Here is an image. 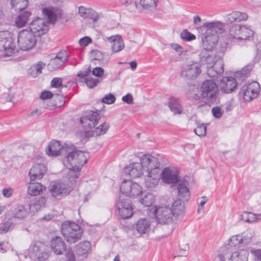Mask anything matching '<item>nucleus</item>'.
Instances as JSON below:
<instances>
[{"label":"nucleus","mask_w":261,"mask_h":261,"mask_svg":"<svg viewBox=\"0 0 261 261\" xmlns=\"http://www.w3.org/2000/svg\"><path fill=\"white\" fill-rule=\"evenodd\" d=\"M45 249L46 247L44 244L40 242H36L30 247L29 255L34 259H37L39 261H43L47 259L49 256Z\"/></svg>","instance_id":"nucleus-19"},{"label":"nucleus","mask_w":261,"mask_h":261,"mask_svg":"<svg viewBox=\"0 0 261 261\" xmlns=\"http://www.w3.org/2000/svg\"><path fill=\"white\" fill-rule=\"evenodd\" d=\"M260 91V85L255 81L248 82L243 86L241 92L243 94V99L246 101H250L255 98Z\"/></svg>","instance_id":"nucleus-18"},{"label":"nucleus","mask_w":261,"mask_h":261,"mask_svg":"<svg viewBox=\"0 0 261 261\" xmlns=\"http://www.w3.org/2000/svg\"><path fill=\"white\" fill-rule=\"evenodd\" d=\"M79 13L81 17L90 18L94 21H97L98 19V14L94 10L84 6L79 7Z\"/></svg>","instance_id":"nucleus-32"},{"label":"nucleus","mask_w":261,"mask_h":261,"mask_svg":"<svg viewBox=\"0 0 261 261\" xmlns=\"http://www.w3.org/2000/svg\"><path fill=\"white\" fill-rule=\"evenodd\" d=\"M248 252L245 250L233 251L225 248L220 250L218 257L220 261H248Z\"/></svg>","instance_id":"nucleus-8"},{"label":"nucleus","mask_w":261,"mask_h":261,"mask_svg":"<svg viewBox=\"0 0 261 261\" xmlns=\"http://www.w3.org/2000/svg\"><path fill=\"white\" fill-rule=\"evenodd\" d=\"M100 118V116L98 112L90 111L83 114L80 121L84 128H92L98 124Z\"/></svg>","instance_id":"nucleus-21"},{"label":"nucleus","mask_w":261,"mask_h":261,"mask_svg":"<svg viewBox=\"0 0 261 261\" xmlns=\"http://www.w3.org/2000/svg\"><path fill=\"white\" fill-rule=\"evenodd\" d=\"M69 182H52L50 184V192L51 195L54 197H63L68 194L71 190L73 185L75 184V179L73 178L69 179Z\"/></svg>","instance_id":"nucleus-13"},{"label":"nucleus","mask_w":261,"mask_h":261,"mask_svg":"<svg viewBox=\"0 0 261 261\" xmlns=\"http://www.w3.org/2000/svg\"><path fill=\"white\" fill-rule=\"evenodd\" d=\"M51 250L57 255L62 254L66 250V244L60 237H56L51 239L49 243Z\"/></svg>","instance_id":"nucleus-26"},{"label":"nucleus","mask_w":261,"mask_h":261,"mask_svg":"<svg viewBox=\"0 0 261 261\" xmlns=\"http://www.w3.org/2000/svg\"><path fill=\"white\" fill-rule=\"evenodd\" d=\"M163 181L167 184L177 183L178 196L188 200L190 197L189 182L184 178L179 177L177 170L174 167L165 168L160 174Z\"/></svg>","instance_id":"nucleus-3"},{"label":"nucleus","mask_w":261,"mask_h":261,"mask_svg":"<svg viewBox=\"0 0 261 261\" xmlns=\"http://www.w3.org/2000/svg\"><path fill=\"white\" fill-rule=\"evenodd\" d=\"M189 246L188 244H184L179 249L178 255L180 256H186L188 254Z\"/></svg>","instance_id":"nucleus-58"},{"label":"nucleus","mask_w":261,"mask_h":261,"mask_svg":"<svg viewBox=\"0 0 261 261\" xmlns=\"http://www.w3.org/2000/svg\"><path fill=\"white\" fill-rule=\"evenodd\" d=\"M91 244L89 241H85L81 242L76 246V252L78 255L86 256L91 251Z\"/></svg>","instance_id":"nucleus-34"},{"label":"nucleus","mask_w":261,"mask_h":261,"mask_svg":"<svg viewBox=\"0 0 261 261\" xmlns=\"http://www.w3.org/2000/svg\"><path fill=\"white\" fill-rule=\"evenodd\" d=\"M212 112L213 116L216 118H220L223 114V111L219 107L213 108Z\"/></svg>","instance_id":"nucleus-56"},{"label":"nucleus","mask_w":261,"mask_h":261,"mask_svg":"<svg viewBox=\"0 0 261 261\" xmlns=\"http://www.w3.org/2000/svg\"><path fill=\"white\" fill-rule=\"evenodd\" d=\"M242 245H247L252 242L255 237V232L253 230L248 229L240 234Z\"/></svg>","instance_id":"nucleus-39"},{"label":"nucleus","mask_w":261,"mask_h":261,"mask_svg":"<svg viewBox=\"0 0 261 261\" xmlns=\"http://www.w3.org/2000/svg\"><path fill=\"white\" fill-rule=\"evenodd\" d=\"M218 93V87L213 80H205L201 84L200 94L206 103L210 104L216 102Z\"/></svg>","instance_id":"nucleus-7"},{"label":"nucleus","mask_w":261,"mask_h":261,"mask_svg":"<svg viewBox=\"0 0 261 261\" xmlns=\"http://www.w3.org/2000/svg\"><path fill=\"white\" fill-rule=\"evenodd\" d=\"M99 82V81L98 79L93 78L85 79V83L90 88H92L96 86Z\"/></svg>","instance_id":"nucleus-54"},{"label":"nucleus","mask_w":261,"mask_h":261,"mask_svg":"<svg viewBox=\"0 0 261 261\" xmlns=\"http://www.w3.org/2000/svg\"><path fill=\"white\" fill-rule=\"evenodd\" d=\"M58 102H56L54 106L56 107H60L65 103V100L63 96L61 95H57Z\"/></svg>","instance_id":"nucleus-64"},{"label":"nucleus","mask_w":261,"mask_h":261,"mask_svg":"<svg viewBox=\"0 0 261 261\" xmlns=\"http://www.w3.org/2000/svg\"><path fill=\"white\" fill-rule=\"evenodd\" d=\"M46 167L43 164H34L30 170L29 175L31 181L41 179L46 172Z\"/></svg>","instance_id":"nucleus-24"},{"label":"nucleus","mask_w":261,"mask_h":261,"mask_svg":"<svg viewBox=\"0 0 261 261\" xmlns=\"http://www.w3.org/2000/svg\"><path fill=\"white\" fill-rule=\"evenodd\" d=\"M11 213L14 218L23 219L29 215L28 207L22 204H17L11 210Z\"/></svg>","instance_id":"nucleus-28"},{"label":"nucleus","mask_w":261,"mask_h":261,"mask_svg":"<svg viewBox=\"0 0 261 261\" xmlns=\"http://www.w3.org/2000/svg\"><path fill=\"white\" fill-rule=\"evenodd\" d=\"M180 37L186 41H190L196 39L195 36L187 30H184L180 33Z\"/></svg>","instance_id":"nucleus-50"},{"label":"nucleus","mask_w":261,"mask_h":261,"mask_svg":"<svg viewBox=\"0 0 261 261\" xmlns=\"http://www.w3.org/2000/svg\"><path fill=\"white\" fill-rule=\"evenodd\" d=\"M199 200H200L198 203V206L197 208V213L198 214H200L201 212L204 209V205L206 203V202L208 201V199L206 196L202 197L201 198H199Z\"/></svg>","instance_id":"nucleus-53"},{"label":"nucleus","mask_w":261,"mask_h":261,"mask_svg":"<svg viewBox=\"0 0 261 261\" xmlns=\"http://www.w3.org/2000/svg\"><path fill=\"white\" fill-rule=\"evenodd\" d=\"M195 133L200 137L205 136L206 132V127L203 124L198 123L194 129Z\"/></svg>","instance_id":"nucleus-48"},{"label":"nucleus","mask_w":261,"mask_h":261,"mask_svg":"<svg viewBox=\"0 0 261 261\" xmlns=\"http://www.w3.org/2000/svg\"><path fill=\"white\" fill-rule=\"evenodd\" d=\"M201 72L200 64L194 61H189L182 65L181 76L189 80H194Z\"/></svg>","instance_id":"nucleus-15"},{"label":"nucleus","mask_w":261,"mask_h":261,"mask_svg":"<svg viewBox=\"0 0 261 261\" xmlns=\"http://www.w3.org/2000/svg\"><path fill=\"white\" fill-rule=\"evenodd\" d=\"M237 81L231 76L223 77L219 83L221 90L225 93L232 92L237 86Z\"/></svg>","instance_id":"nucleus-25"},{"label":"nucleus","mask_w":261,"mask_h":261,"mask_svg":"<svg viewBox=\"0 0 261 261\" xmlns=\"http://www.w3.org/2000/svg\"><path fill=\"white\" fill-rule=\"evenodd\" d=\"M178 197L179 199L175 201L172 205L171 210L173 213V216L175 217L182 216L185 212L184 203L181 201V200H185L183 198H180L179 196Z\"/></svg>","instance_id":"nucleus-33"},{"label":"nucleus","mask_w":261,"mask_h":261,"mask_svg":"<svg viewBox=\"0 0 261 261\" xmlns=\"http://www.w3.org/2000/svg\"><path fill=\"white\" fill-rule=\"evenodd\" d=\"M62 80L61 78L55 77L51 82L52 87L56 88H62L63 85H62Z\"/></svg>","instance_id":"nucleus-55"},{"label":"nucleus","mask_w":261,"mask_h":261,"mask_svg":"<svg viewBox=\"0 0 261 261\" xmlns=\"http://www.w3.org/2000/svg\"><path fill=\"white\" fill-rule=\"evenodd\" d=\"M17 42L18 47L21 50H27L35 45L36 38L29 30H23L18 33Z\"/></svg>","instance_id":"nucleus-12"},{"label":"nucleus","mask_w":261,"mask_h":261,"mask_svg":"<svg viewBox=\"0 0 261 261\" xmlns=\"http://www.w3.org/2000/svg\"><path fill=\"white\" fill-rule=\"evenodd\" d=\"M103 73V69L101 67H96L92 70V74L98 77H100Z\"/></svg>","instance_id":"nucleus-62"},{"label":"nucleus","mask_w":261,"mask_h":261,"mask_svg":"<svg viewBox=\"0 0 261 261\" xmlns=\"http://www.w3.org/2000/svg\"><path fill=\"white\" fill-rule=\"evenodd\" d=\"M248 17V15L246 13L236 11L228 14L226 16L225 21L227 23H231L246 20Z\"/></svg>","instance_id":"nucleus-29"},{"label":"nucleus","mask_w":261,"mask_h":261,"mask_svg":"<svg viewBox=\"0 0 261 261\" xmlns=\"http://www.w3.org/2000/svg\"><path fill=\"white\" fill-rule=\"evenodd\" d=\"M67 53L65 50L59 52L56 56L50 60L48 64L47 68L50 71L55 70L60 68L67 60Z\"/></svg>","instance_id":"nucleus-23"},{"label":"nucleus","mask_w":261,"mask_h":261,"mask_svg":"<svg viewBox=\"0 0 261 261\" xmlns=\"http://www.w3.org/2000/svg\"><path fill=\"white\" fill-rule=\"evenodd\" d=\"M107 40L111 44L113 53H118L124 48V42L119 35H115L107 37Z\"/></svg>","instance_id":"nucleus-27"},{"label":"nucleus","mask_w":261,"mask_h":261,"mask_svg":"<svg viewBox=\"0 0 261 261\" xmlns=\"http://www.w3.org/2000/svg\"><path fill=\"white\" fill-rule=\"evenodd\" d=\"M64 147L65 144L61 146L59 141L53 140L48 144L45 152L49 156H57L60 154L65 156L66 152L65 150L63 151Z\"/></svg>","instance_id":"nucleus-22"},{"label":"nucleus","mask_w":261,"mask_h":261,"mask_svg":"<svg viewBox=\"0 0 261 261\" xmlns=\"http://www.w3.org/2000/svg\"><path fill=\"white\" fill-rule=\"evenodd\" d=\"M118 216L121 219H126L131 217L133 214V208L130 201L120 198L116 204Z\"/></svg>","instance_id":"nucleus-17"},{"label":"nucleus","mask_w":261,"mask_h":261,"mask_svg":"<svg viewBox=\"0 0 261 261\" xmlns=\"http://www.w3.org/2000/svg\"><path fill=\"white\" fill-rule=\"evenodd\" d=\"M159 0H139V5L147 12L154 11L157 7Z\"/></svg>","instance_id":"nucleus-35"},{"label":"nucleus","mask_w":261,"mask_h":261,"mask_svg":"<svg viewBox=\"0 0 261 261\" xmlns=\"http://www.w3.org/2000/svg\"><path fill=\"white\" fill-rule=\"evenodd\" d=\"M169 107L170 110L175 114H180L183 111L179 99L175 97H171L170 99Z\"/></svg>","instance_id":"nucleus-38"},{"label":"nucleus","mask_w":261,"mask_h":261,"mask_svg":"<svg viewBox=\"0 0 261 261\" xmlns=\"http://www.w3.org/2000/svg\"><path fill=\"white\" fill-rule=\"evenodd\" d=\"M156 159L149 154H145L140 158V162L132 163L126 167L125 172L132 178H138L144 172L149 170L151 166H154Z\"/></svg>","instance_id":"nucleus-4"},{"label":"nucleus","mask_w":261,"mask_h":261,"mask_svg":"<svg viewBox=\"0 0 261 261\" xmlns=\"http://www.w3.org/2000/svg\"><path fill=\"white\" fill-rule=\"evenodd\" d=\"M45 199L43 198H41L39 200H34L32 201L29 207V214L35 213L37 212L41 207V204L44 203Z\"/></svg>","instance_id":"nucleus-42"},{"label":"nucleus","mask_w":261,"mask_h":261,"mask_svg":"<svg viewBox=\"0 0 261 261\" xmlns=\"http://www.w3.org/2000/svg\"><path fill=\"white\" fill-rule=\"evenodd\" d=\"M42 13L44 16L46 17L48 21L50 22H54L55 21L56 19V15L53 8H43L42 9Z\"/></svg>","instance_id":"nucleus-46"},{"label":"nucleus","mask_w":261,"mask_h":261,"mask_svg":"<svg viewBox=\"0 0 261 261\" xmlns=\"http://www.w3.org/2000/svg\"><path fill=\"white\" fill-rule=\"evenodd\" d=\"M65 251H66L65 255L67 261H75V257L71 249H66Z\"/></svg>","instance_id":"nucleus-57"},{"label":"nucleus","mask_w":261,"mask_h":261,"mask_svg":"<svg viewBox=\"0 0 261 261\" xmlns=\"http://www.w3.org/2000/svg\"><path fill=\"white\" fill-rule=\"evenodd\" d=\"M120 189L122 193L134 198L139 197L143 191L141 186L130 180H124Z\"/></svg>","instance_id":"nucleus-14"},{"label":"nucleus","mask_w":261,"mask_h":261,"mask_svg":"<svg viewBox=\"0 0 261 261\" xmlns=\"http://www.w3.org/2000/svg\"><path fill=\"white\" fill-rule=\"evenodd\" d=\"M139 202L145 206H150L154 201V196L151 193L144 192L138 198Z\"/></svg>","instance_id":"nucleus-37"},{"label":"nucleus","mask_w":261,"mask_h":261,"mask_svg":"<svg viewBox=\"0 0 261 261\" xmlns=\"http://www.w3.org/2000/svg\"><path fill=\"white\" fill-rule=\"evenodd\" d=\"M150 222L146 218L139 219L135 224V228L137 232L141 234H146L150 230Z\"/></svg>","instance_id":"nucleus-30"},{"label":"nucleus","mask_w":261,"mask_h":261,"mask_svg":"<svg viewBox=\"0 0 261 261\" xmlns=\"http://www.w3.org/2000/svg\"><path fill=\"white\" fill-rule=\"evenodd\" d=\"M66 154L63 159L64 165L69 169L67 176L70 179L79 178L82 167L86 164L89 154L88 152L76 149L75 146L70 143H65L63 151Z\"/></svg>","instance_id":"nucleus-1"},{"label":"nucleus","mask_w":261,"mask_h":261,"mask_svg":"<svg viewBox=\"0 0 261 261\" xmlns=\"http://www.w3.org/2000/svg\"><path fill=\"white\" fill-rule=\"evenodd\" d=\"M48 22L40 18L33 20L29 24V30L34 35L35 37L41 36L47 33L48 30Z\"/></svg>","instance_id":"nucleus-20"},{"label":"nucleus","mask_w":261,"mask_h":261,"mask_svg":"<svg viewBox=\"0 0 261 261\" xmlns=\"http://www.w3.org/2000/svg\"><path fill=\"white\" fill-rule=\"evenodd\" d=\"M253 35V32L246 25L236 23L229 29L227 38L232 40H246Z\"/></svg>","instance_id":"nucleus-10"},{"label":"nucleus","mask_w":261,"mask_h":261,"mask_svg":"<svg viewBox=\"0 0 261 261\" xmlns=\"http://www.w3.org/2000/svg\"><path fill=\"white\" fill-rule=\"evenodd\" d=\"M17 51L8 32H0V56H10Z\"/></svg>","instance_id":"nucleus-11"},{"label":"nucleus","mask_w":261,"mask_h":261,"mask_svg":"<svg viewBox=\"0 0 261 261\" xmlns=\"http://www.w3.org/2000/svg\"><path fill=\"white\" fill-rule=\"evenodd\" d=\"M202 27L205 29V33L201 35L202 47L206 50H212L217 44L219 34L223 32L225 24L219 21H213L204 23Z\"/></svg>","instance_id":"nucleus-2"},{"label":"nucleus","mask_w":261,"mask_h":261,"mask_svg":"<svg viewBox=\"0 0 261 261\" xmlns=\"http://www.w3.org/2000/svg\"><path fill=\"white\" fill-rule=\"evenodd\" d=\"M154 166H151L150 168L146 172L147 174L145 179L146 186L149 188H154L158 184L160 176V164L157 159Z\"/></svg>","instance_id":"nucleus-16"},{"label":"nucleus","mask_w":261,"mask_h":261,"mask_svg":"<svg viewBox=\"0 0 261 261\" xmlns=\"http://www.w3.org/2000/svg\"><path fill=\"white\" fill-rule=\"evenodd\" d=\"M32 13L30 11H25L18 15L15 19V25L18 28L24 27L29 20Z\"/></svg>","instance_id":"nucleus-36"},{"label":"nucleus","mask_w":261,"mask_h":261,"mask_svg":"<svg viewBox=\"0 0 261 261\" xmlns=\"http://www.w3.org/2000/svg\"><path fill=\"white\" fill-rule=\"evenodd\" d=\"M45 189V187L38 182H30L28 184V194L31 196L40 195Z\"/></svg>","instance_id":"nucleus-31"},{"label":"nucleus","mask_w":261,"mask_h":261,"mask_svg":"<svg viewBox=\"0 0 261 261\" xmlns=\"http://www.w3.org/2000/svg\"><path fill=\"white\" fill-rule=\"evenodd\" d=\"M249 251L254 261H261V248H251Z\"/></svg>","instance_id":"nucleus-49"},{"label":"nucleus","mask_w":261,"mask_h":261,"mask_svg":"<svg viewBox=\"0 0 261 261\" xmlns=\"http://www.w3.org/2000/svg\"><path fill=\"white\" fill-rule=\"evenodd\" d=\"M120 2L127 7L131 11L135 10L138 7V5L134 2V0H119Z\"/></svg>","instance_id":"nucleus-51"},{"label":"nucleus","mask_w":261,"mask_h":261,"mask_svg":"<svg viewBox=\"0 0 261 261\" xmlns=\"http://www.w3.org/2000/svg\"><path fill=\"white\" fill-rule=\"evenodd\" d=\"M207 75L211 78L218 77L224 71L223 63L220 58L210 55L205 59Z\"/></svg>","instance_id":"nucleus-9"},{"label":"nucleus","mask_w":261,"mask_h":261,"mask_svg":"<svg viewBox=\"0 0 261 261\" xmlns=\"http://www.w3.org/2000/svg\"><path fill=\"white\" fill-rule=\"evenodd\" d=\"M11 4L16 11H21L27 7L28 2L27 0H11Z\"/></svg>","instance_id":"nucleus-43"},{"label":"nucleus","mask_w":261,"mask_h":261,"mask_svg":"<svg viewBox=\"0 0 261 261\" xmlns=\"http://www.w3.org/2000/svg\"><path fill=\"white\" fill-rule=\"evenodd\" d=\"M92 40L91 39L87 36L84 37L79 40V43L82 46H86L89 44L91 43Z\"/></svg>","instance_id":"nucleus-60"},{"label":"nucleus","mask_w":261,"mask_h":261,"mask_svg":"<svg viewBox=\"0 0 261 261\" xmlns=\"http://www.w3.org/2000/svg\"><path fill=\"white\" fill-rule=\"evenodd\" d=\"M110 128V124L108 122H103L96 127L92 131V136H99L105 134Z\"/></svg>","instance_id":"nucleus-41"},{"label":"nucleus","mask_w":261,"mask_h":261,"mask_svg":"<svg viewBox=\"0 0 261 261\" xmlns=\"http://www.w3.org/2000/svg\"><path fill=\"white\" fill-rule=\"evenodd\" d=\"M255 218L254 213L249 212H244L240 215V219L247 223H253L255 222Z\"/></svg>","instance_id":"nucleus-45"},{"label":"nucleus","mask_w":261,"mask_h":261,"mask_svg":"<svg viewBox=\"0 0 261 261\" xmlns=\"http://www.w3.org/2000/svg\"><path fill=\"white\" fill-rule=\"evenodd\" d=\"M13 193V190L12 188H5L3 190V195L6 198L10 197Z\"/></svg>","instance_id":"nucleus-63"},{"label":"nucleus","mask_w":261,"mask_h":261,"mask_svg":"<svg viewBox=\"0 0 261 261\" xmlns=\"http://www.w3.org/2000/svg\"><path fill=\"white\" fill-rule=\"evenodd\" d=\"M13 223L11 220L6 221L0 225V231L1 233L7 232L10 229L13 227Z\"/></svg>","instance_id":"nucleus-47"},{"label":"nucleus","mask_w":261,"mask_h":261,"mask_svg":"<svg viewBox=\"0 0 261 261\" xmlns=\"http://www.w3.org/2000/svg\"><path fill=\"white\" fill-rule=\"evenodd\" d=\"M46 66V64L42 61H38L31 66L29 69V74L33 77H37L42 72V70Z\"/></svg>","instance_id":"nucleus-40"},{"label":"nucleus","mask_w":261,"mask_h":261,"mask_svg":"<svg viewBox=\"0 0 261 261\" xmlns=\"http://www.w3.org/2000/svg\"><path fill=\"white\" fill-rule=\"evenodd\" d=\"M170 46L173 49H174L178 55H181L184 51V49L182 47L177 43H171L170 44Z\"/></svg>","instance_id":"nucleus-59"},{"label":"nucleus","mask_w":261,"mask_h":261,"mask_svg":"<svg viewBox=\"0 0 261 261\" xmlns=\"http://www.w3.org/2000/svg\"><path fill=\"white\" fill-rule=\"evenodd\" d=\"M240 234H237L235 236H231L227 241V246H225L221 248L220 250H222L223 248H229L232 249V247H235L240 244L242 245L241 241Z\"/></svg>","instance_id":"nucleus-44"},{"label":"nucleus","mask_w":261,"mask_h":261,"mask_svg":"<svg viewBox=\"0 0 261 261\" xmlns=\"http://www.w3.org/2000/svg\"><path fill=\"white\" fill-rule=\"evenodd\" d=\"M62 234L69 243H74L82 237L83 231L77 224L70 221H65L61 227Z\"/></svg>","instance_id":"nucleus-6"},{"label":"nucleus","mask_w":261,"mask_h":261,"mask_svg":"<svg viewBox=\"0 0 261 261\" xmlns=\"http://www.w3.org/2000/svg\"><path fill=\"white\" fill-rule=\"evenodd\" d=\"M116 100V97L112 93L106 95L102 99V102L107 104H112Z\"/></svg>","instance_id":"nucleus-52"},{"label":"nucleus","mask_w":261,"mask_h":261,"mask_svg":"<svg viewBox=\"0 0 261 261\" xmlns=\"http://www.w3.org/2000/svg\"><path fill=\"white\" fill-rule=\"evenodd\" d=\"M122 100L123 101L127 103V104L130 105L133 103V97L130 93H128L126 95L123 96Z\"/></svg>","instance_id":"nucleus-61"},{"label":"nucleus","mask_w":261,"mask_h":261,"mask_svg":"<svg viewBox=\"0 0 261 261\" xmlns=\"http://www.w3.org/2000/svg\"><path fill=\"white\" fill-rule=\"evenodd\" d=\"M148 214L160 224H169L172 221V211L171 207L166 205H153L148 208Z\"/></svg>","instance_id":"nucleus-5"}]
</instances>
